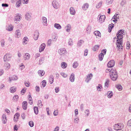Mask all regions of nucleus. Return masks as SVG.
Here are the masks:
<instances>
[{
	"instance_id": "1",
	"label": "nucleus",
	"mask_w": 131,
	"mask_h": 131,
	"mask_svg": "<svg viewBox=\"0 0 131 131\" xmlns=\"http://www.w3.org/2000/svg\"><path fill=\"white\" fill-rule=\"evenodd\" d=\"M125 33L123 30H120L118 31L116 36L118 39L117 40L116 45L117 49L119 51H121L123 48V46H122V44L123 43L122 38L123 35H124Z\"/></svg>"
},
{
	"instance_id": "2",
	"label": "nucleus",
	"mask_w": 131,
	"mask_h": 131,
	"mask_svg": "<svg viewBox=\"0 0 131 131\" xmlns=\"http://www.w3.org/2000/svg\"><path fill=\"white\" fill-rule=\"evenodd\" d=\"M110 74L111 78L112 80L115 81L117 79L118 75L115 69H111Z\"/></svg>"
},
{
	"instance_id": "3",
	"label": "nucleus",
	"mask_w": 131,
	"mask_h": 131,
	"mask_svg": "<svg viewBox=\"0 0 131 131\" xmlns=\"http://www.w3.org/2000/svg\"><path fill=\"white\" fill-rule=\"evenodd\" d=\"M58 53L61 56H64L67 53V52L65 48H61L58 51Z\"/></svg>"
},
{
	"instance_id": "4",
	"label": "nucleus",
	"mask_w": 131,
	"mask_h": 131,
	"mask_svg": "<svg viewBox=\"0 0 131 131\" xmlns=\"http://www.w3.org/2000/svg\"><path fill=\"white\" fill-rule=\"evenodd\" d=\"M12 57V55L10 53H7L5 54L3 60L5 62L9 61Z\"/></svg>"
},
{
	"instance_id": "5",
	"label": "nucleus",
	"mask_w": 131,
	"mask_h": 131,
	"mask_svg": "<svg viewBox=\"0 0 131 131\" xmlns=\"http://www.w3.org/2000/svg\"><path fill=\"white\" fill-rule=\"evenodd\" d=\"M15 15L14 19V21L16 23H18L22 18V16L20 14H17Z\"/></svg>"
},
{
	"instance_id": "6",
	"label": "nucleus",
	"mask_w": 131,
	"mask_h": 131,
	"mask_svg": "<svg viewBox=\"0 0 131 131\" xmlns=\"http://www.w3.org/2000/svg\"><path fill=\"white\" fill-rule=\"evenodd\" d=\"M124 127L123 125L121 124H115L114 126V129L116 130H118L119 129H122Z\"/></svg>"
},
{
	"instance_id": "7",
	"label": "nucleus",
	"mask_w": 131,
	"mask_h": 131,
	"mask_svg": "<svg viewBox=\"0 0 131 131\" xmlns=\"http://www.w3.org/2000/svg\"><path fill=\"white\" fill-rule=\"evenodd\" d=\"M115 62L114 60H111L108 62L107 64V66L109 67H113L115 64Z\"/></svg>"
},
{
	"instance_id": "8",
	"label": "nucleus",
	"mask_w": 131,
	"mask_h": 131,
	"mask_svg": "<svg viewBox=\"0 0 131 131\" xmlns=\"http://www.w3.org/2000/svg\"><path fill=\"white\" fill-rule=\"evenodd\" d=\"M46 45V44L44 43L42 44L40 46L39 48V52H41L44 50Z\"/></svg>"
},
{
	"instance_id": "9",
	"label": "nucleus",
	"mask_w": 131,
	"mask_h": 131,
	"mask_svg": "<svg viewBox=\"0 0 131 131\" xmlns=\"http://www.w3.org/2000/svg\"><path fill=\"white\" fill-rule=\"evenodd\" d=\"M10 67V65L9 63L6 62L5 63L4 67L5 70H8L9 69Z\"/></svg>"
},
{
	"instance_id": "10",
	"label": "nucleus",
	"mask_w": 131,
	"mask_h": 131,
	"mask_svg": "<svg viewBox=\"0 0 131 131\" xmlns=\"http://www.w3.org/2000/svg\"><path fill=\"white\" fill-rule=\"evenodd\" d=\"M53 7L56 9H57L59 7V4L58 2L56 1H54L52 3Z\"/></svg>"
},
{
	"instance_id": "11",
	"label": "nucleus",
	"mask_w": 131,
	"mask_h": 131,
	"mask_svg": "<svg viewBox=\"0 0 131 131\" xmlns=\"http://www.w3.org/2000/svg\"><path fill=\"white\" fill-rule=\"evenodd\" d=\"M42 23L43 25L44 26H47V18L44 17H43L42 18Z\"/></svg>"
},
{
	"instance_id": "12",
	"label": "nucleus",
	"mask_w": 131,
	"mask_h": 131,
	"mask_svg": "<svg viewBox=\"0 0 131 131\" xmlns=\"http://www.w3.org/2000/svg\"><path fill=\"white\" fill-rule=\"evenodd\" d=\"M32 14L29 13H26L25 15L26 19L28 20H30L31 18Z\"/></svg>"
},
{
	"instance_id": "13",
	"label": "nucleus",
	"mask_w": 131,
	"mask_h": 131,
	"mask_svg": "<svg viewBox=\"0 0 131 131\" xmlns=\"http://www.w3.org/2000/svg\"><path fill=\"white\" fill-rule=\"evenodd\" d=\"M39 35V33L38 31L36 30L34 33V38L35 40H37L38 37Z\"/></svg>"
},
{
	"instance_id": "14",
	"label": "nucleus",
	"mask_w": 131,
	"mask_h": 131,
	"mask_svg": "<svg viewBox=\"0 0 131 131\" xmlns=\"http://www.w3.org/2000/svg\"><path fill=\"white\" fill-rule=\"evenodd\" d=\"M7 121L6 115L5 114H3L2 116V121L3 123L4 124L6 123Z\"/></svg>"
},
{
	"instance_id": "15",
	"label": "nucleus",
	"mask_w": 131,
	"mask_h": 131,
	"mask_svg": "<svg viewBox=\"0 0 131 131\" xmlns=\"http://www.w3.org/2000/svg\"><path fill=\"white\" fill-rule=\"evenodd\" d=\"M16 37L17 38H19L21 35L20 31L19 30H17L15 32Z\"/></svg>"
},
{
	"instance_id": "16",
	"label": "nucleus",
	"mask_w": 131,
	"mask_h": 131,
	"mask_svg": "<svg viewBox=\"0 0 131 131\" xmlns=\"http://www.w3.org/2000/svg\"><path fill=\"white\" fill-rule=\"evenodd\" d=\"M105 16L103 15L101 16L100 17L99 21L101 23H102L104 21L105 19Z\"/></svg>"
},
{
	"instance_id": "17",
	"label": "nucleus",
	"mask_w": 131,
	"mask_h": 131,
	"mask_svg": "<svg viewBox=\"0 0 131 131\" xmlns=\"http://www.w3.org/2000/svg\"><path fill=\"white\" fill-rule=\"evenodd\" d=\"M92 74L91 73L90 74L88 75L87 76V78H86L85 80V81L87 82L88 83L89 81L92 78Z\"/></svg>"
},
{
	"instance_id": "18",
	"label": "nucleus",
	"mask_w": 131,
	"mask_h": 131,
	"mask_svg": "<svg viewBox=\"0 0 131 131\" xmlns=\"http://www.w3.org/2000/svg\"><path fill=\"white\" fill-rule=\"evenodd\" d=\"M27 103L26 101H24L22 103V107L23 109L25 110L27 108Z\"/></svg>"
},
{
	"instance_id": "19",
	"label": "nucleus",
	"mask_w": 131,
	"mask_h": 131,
	"mask_svg": "<svg viewBox=\"0 0 131 131\" xmlns=\"http://www.w3.org/2000/svg\"><path fill=\"white\" fill-rule=\"evenodd\" d=\"M28 103L30 105H32L33 103V101L31 96L30 95H29L28 97Z\"/></svg>"
},
{
	"instance_id": "20",
	"label": "nucleus",
	"mask_w": 131,
	"mask_h": 131,
	"mask_svg": "<svg viewBox=\"0 0 131 131\" xmlns=\"http://www.w3.org/2000/svg\"><path fill=\"white\" fill-rule=\"evenodd\" d=\"M30 57V55L28 53H26L24 55V58L25 60H28L29 59Z\"/></svg>"
},
{
	"instance_id": "21",
	"label": "nucleus",
	"mask_w": 131,
	"mask_h": 131,
	"mask_svg": "<svg viewBox=\"0 0 131 131\" xmlns=\"http://www.w3.org/2000/svg\"><path fill=\"white\" fill-rule=\"evenodd\" d=\"M16 75H13L11 77L9 78V81L10 82L12 80H16L18 79Z\"/></svg>"
},
{
	"instance_id": "22",
	"label": "nucleus",
	"mask_w": 131,
	"mask_h": 131,
	"mask_svg": "<svg viewBox=\"0 0 131 131\" xmlns=\"http://www.w3.org/2000/svg\"><path fill=\"white\" fill-rule=\"evenodd\" d=\"M113 94V93L111 91H109L107 93V97L109 98H110L112 97Z\"/></svg>"
},
{
	"instance_id": "23",
	"label": "nucleus",
	"mask_w": 131,
	"mask_h": 131,
	"mask_svg": "<svg viewBox=\"0 0 131 131\" xmlns=\"http://www.w3.org/2000/svg\"><path fill=\"white\" fill-rule=\"evenodd\" d=\"M28 38L27 37H24L23 39V43L25 45L27 43L28 41Z\"/></svg>"
},
{
	"instance_id": "24",
	"label": "nucleus",
	"mask_w": 131,
	"mask_h": 131,
	"mask_svg": "<svg viewBox=\"0 0 131 131\" xmlns=\"http://www.w3.org/2000/svg\"><path fill=\"white\" fill-rule=\"evenodd\" d=\"M70 14L73 15L75 14V12L74 9L72 7H71L70 8Z\"/></svg>"
},
{
	"instance_id": "25",
	"label": "nucleus",
	"mask_w": 131,
	"mask_h": 131,
	"mask_svg": "<svg viewBox=\"0 0 131 131\" xmlns=\"http://www.w3.org/2000/svg\"><path fill=\"white\" fill-rule=\"evenodd\" d=\"M39 75L41 77L45 73V71L42 70H40L38 72Z\"/></svg>"
},
{
	"instance_id": "26",
	"label": "nucleus",
	"mask_w": 131,
	"mask_h": 131,
	"mask_svg": "<svg viewBox=\"0 0 131 131\" xmlns=\"http://www.w3.org/2000/svg\"><path fill=\"white\" fill-rule=\"evenodd\" d=\"M70 81L72 82L74 81V75L73 73H72L70 78Z\"/></svg>"
},
{
	"instance_id": "27",
	"label": "nucleus",
	"mask_w": 131,
	"mask_h": 131,
	"mask_svg": "<svg viewBox=\"0 0 131 131\" xmlns=\"http://www.w3.org/2000/svg\"><path fill=\"white\" fill-rule=\"evenodd\" d=\"M16 91V88L14 87H13L10 88V92L13 93Z\"/></svg>"
},
{
	"instance_id": "28",
	"label": "nucleus",
	"mask_w": 131,
	"mask_h": 131,
	"mask_svg": "<svg viewBox=\"0 0 131 131\" xmlns=\"http://www.w3.org/2000/svg\"><path fill=\"white\" fill-rule=\"evenodd\" d=\"M104 54L103 53H101L99 56V59L100 61H101L102 60Z\"/></svg>"
},
{
	"instance_id": "29",
	"label": "nucleus",
	"mask_w": 131,
	"mask_h": 131,
	"mask_svg": "<svg viewBox=\"0 0 131 131\" xmlns=\"http://www.w3.org/2000/svg\"><path fill=\"white\" fill-rule=\"evenodd\" d=\"M119 14H117V13H116L114 15V16L113 17L112 20L113 19H119Z\"/></svg>"
},
{
	"instance_id": "30",
	"label": "nucleus",
	"mask_w": 131,
	"mask_h": 131,
	"mask_svg": "<svg viewBox=\"0 0 131 131\" xmlns=\"http://www.w3.org/2000/svg\"><path fill=\"white\" fill-rule=\"evenodd\" d=\"M54 27L58 29H60L61 28V26L58 24L55 23L54 25Z\"/></svg>"
},
{
	"instance_id": "31",
	"label": "nucleus",
	"mask_w": 131,
	"mask_h": 131,
	"mask_svg": "<svg viewBox=\"0 0 131 131\" xmlns=\"http://www.w3.org/2000/svg\"><path fill=\"white\" fill-rule=\"evenodd\" d=\"M114 25L113 24H110L109 25V27L110 28H109V29L108 31L110 32L112 30V29L113 27L114 26Z\"/></svg>"
},
{
	"instance_id": "32",
	"label": "nucleus",
	"mask_w": 131,
	"mask_h": 131,
	"mask_svg": "<svg viewBox=\"0 0 131 131\" xmlns=\"http://www.w3.org/2000/svg\"><path fill=\"white\" fill-rule=\"evenodd\" d=\"M13 27L12 25H10L7 27L6 28V30L9 31H11L13 29Z\"/></svg>"
},
{
	"instance_id": "33",
	"label": "nucleus",
	"mask_w": 131,
	"mask_h": 131,
	"mask_svg": "<svg viewBox=\"0 0 131 131\" xmlns=\"http://www.w3.org/2000/svg\"><path fill=\"white\" fill-rule=\"evenodd\" d=\"M88 7L89 5L86 3L82 7V8L84 10H86L88 8Z\"/></svg>"
},
{
	"instance_id": "34",
	"label": "nucleus",
	"mask_w": 131,
	"mask_h": 131,
	"mask_svg": "<svg viewBox=\"0 0 131 131\" xmlns=\"http://www.w3.org/2000/svg\"><path fill=\"white\" fill-rule=\"evenodd\" d=\"M54 80L53 76V75H51L50 76V84H52Z\"/></svg>"
},
{
	"instance_id": "35",
	"label": "nucleus",
	"mask_w": 131,
	"mask_h": 131,
	"mask_svg": "<svg viewBox=\"0 0 131 131\" xmlns=\"http://www.w3.org/2000/svg\"><path fill=\"white\" fill-rule=\"evenodd\" d=\"M86 30L87 33L88 34H90L91 30V27L88 26L86 28Z\"/></svg>"
},
{
	"instance_id": "36",
	"label": "nucleus",
	"mask_w": 131,
	"mask_h": 131,
	"mask_svg": "<svg viewBox=\"0 0 131 131\" xmlns=\"http://www.w3.org/2000/svg\"><path fill=\"white\" fill-rule=\"evenodd\" d=\"M67 66V64L64 62H62L61 63V66L63 69L66 68Z\"/></svg>"
},
{
	"instance_id": "37",
	"label": "nucleus",
	"mask_w": 131,
	"mask_h": 131,
	"mask_svg": "<svg viewBox=\"0 0 131 131\" xmlns=\"http://www.w3.org/2000/svg\"><path fill=\"white\" fill-rule=\"evenodd\" d=\"M99 46L98 45H95V46L92 48L93 50L94 51H95L97 50L99 48Z\"/></svg>"
},
{
	"instance_id": "38",
	"label": "nucleus",
	"mask_w": 131,
	"mask_h": 131,
	"mask_svg": "<svg viewBox=\"0 0 131 131\" xmlns=\"http://www.w3.org/2000/svg\"><path fill=\"white\" fill-rule=\"evenodd\" d=\"M34 109L35 113L37 114L38 113V107H34Z\"/></svg>"
},
{
	"instance_id": "39",
	"label": "nucleus",
	"mask_w": 131,
	"mask_h": 131,
	"mask_svg": "<svg viewBox=\"0 0 131 131\" xmlns=\"http://www.w3.org/2000/svg\"><path fill=\"white\" fill-rule=\"evenodd\" d=\"M18 99V96L17 95H15L13 97V101L15 102L17 101Z\"/></svg>"
},
{
	"instance_id": "40",
	"label": "nucleus",
	"mask_w": 131,
	"mask_h": 131,
	"mask_svg": "<svg viewBox=\"0 0 131 131\" xmlns=\"http://www.w3.org/2000/svg\"><path fill=\"white\" fill-rule=\"evenodd\" d=\"M110 81L108 79H107L106 80V82L105 83V87L107 88L109 84Z\"/></svg>"
},
{
	"instance_id": "41",
	"label": "nucleus",
	"mask_w": 131,
	"mask_h": 131,
	"mask_svg": "<svg viewBox=\"0 0 131 131\" xmlns=\"http://www.w3.org/2000/svg\"><path fill=\"white\" fill-rule=\"evenodd\" d=\"M116 87L119 91H121L122 90V87L120 85H116Z\"/></svg>"
},
{
	"instance_id": "42",
	"label": "nucleus",
	"mask_w": 131,
	"mask_h": 131,
	"mask_svg": "<svg viewBox=\"0 0 131 131\" xmlns=\"http://www.w3.org/2000/svg\"><path fill=\"white\" fill-rule=\"evenodd\" d=\"M78 64L77 61L74 62L73 64L72 67L74 68H76L78 66Z\"/></svg>"
},
{
	"instance_id": "43",
	"label": "nucleus",
	"mask_w": 131,
	"mask_h": 131,
	"mask_svg": "<svg viewBox=\"0 0 131 131\" xmlns=\"http://www.w3.org/2000/svg\"><path fill=\"white\" fill-rule=\"evenodd\" d=\"M21 4V2L20 0H18L16 4V6L17 7H19Z\"/></svg>"
},
{
	"instance_id": "44",
	"label": "nucleus",
	"mask_w": 131,
	"mask_h": 131,
	"mask_svg": "<svg viewBox=\"0 0 131 131\" xmlns=\"http://www.w3.org/2000/svg\"><path fill=\"white\" fill-rule=\"evenodd\" d=\"M94 33L96 36H101V34L100 32L99 31H96L94 32Z\"/></svg>"
},
{
	"instance_id": "45",
	"label": "nucleus",
	"mask_w": 131,
	"mask_h": 131,
	"mask_svg": "<svg viewBox=\"0 0 131 131\" xmlns=\"http://www.w3.org/2000/svg\"><path fill=\"white\" fill-rule=\"evenodd\" d=\"M102 89V87L101 85L100 84H99L98 86L97 87V89L98 91H101V89Z\"/></svg>"
},
{
	"instance_id": "46",
	"label": "nucleus",
	"mask_w": 131,
	"mask_h": 131,
	"mask_svg": "<svg viewBox=\"0 0 131 131\" xmlns=\"http://www.w3.org/2000/svg\"><path fill=\"white\" fill-rule=\"evenodd\" d=\"M84 42V41L83 40H79L78 42V43H77V45H78V46H80L82 44V42Z\"/></svg>"
},
{
	"instance_id": "47",
	"label": "nucleus",
	"mask_w": 131,
	"mask_h": 131,
	"mask_svg": "<svg viewBox=\"0 0 131 131\" xmlns=\"http://www.w3.org/2000/svg\"><path fill=\"white\" fill-rule=\"evenodd\" d=\"M38 105L40 107H42L43 105L42 104V101L41 100H39L38 101Z\"/></svg>"
},
{
	"instance_id": "48",
	"label": "nucleus",
	"mask_w": 131,
	"mask_h": 131,
	"mask_svg": "<svg viewBox=\"0 0 131 131\" xmlns=\"http://www.w3.org/2000/svg\"><path fill=\"white\" fill-rule=\"evenodd\" d=\"M113 1L114 0H107V3L108 4H110L113 3Z\"/></svg>"
},
{
	"instance_id": "49",
	"label": "nucleus",
	"mask_w": 131,
	"mask_h": 131,
	"mask_svg": "<svg viewBox=\"0 0 131 131\" xmlns=\"http://www.w3.org/2000/svg\"><path fill=\"white\" fill-rule=\"evenodd\" d=\"M1 45L2 47H4L5 46V41L4 39H2L1 40Z\"/></svg>"
},
{
	"instance_id": "50",
	"label": "nucleus",
	"mask_w": 131,
	"mask_h": 131,
	"mask_svg": "<svg viewBox=\"0 0 131 131\" xmlns=\"http://www.w3.org/2000/svg\"><path fill=\"white\" fill-rule=\"evenodd\" d=\"M46 82L45 80H43L42 81V85L43 87H45L46 85Z\"/></svg>"
},
{
	"instance_id": "51",
	"label": "nucleus",
	"mask_w": 131,
	"mask_h": 131,
	"mask_svg": "<svg viewBox=\"0 0 131 131\" xmlns=\"http://www.w3.org/2000/svg\"><path fill=\"white\" fill-rule=\"evenodd\" d=\"M68 43L69 45L70 46H72L73 44V42L72 40L71 39H70L69 40L68 42Z\"/></svg>"
},
{
	"instance_id": "52",
	"label": "nucleus",
	"mask_w": 131,
	"mask_h": 131,
	"mask_svg": "<svg viewBox=\"0 0 131 131\" xmlns=\"http://www.w3.org/2000/svg\"><path fill=\"white\" fill-rule=\"evenodd\" d=\"M127 124L128 126L131 127V119L128 121Z\"/></svg>"
},
{
	"instance_id": "53",
	"label": "nucleus",
	"mask_w": 131,
	"mask_h": 131,
	"mask_svg": "<svg viewBox=\"0 0 131 131\" xmlns=\"http://www.w3.org/2000/svg\"><path fill=\"white\" fill-rule=\"evenodd\" d=\"M130 47V44L129 42L128 41L127 42V47H126V49H128Z\"/></svg>"
},
{
	"instance_id": "54",
	"label": "nucleus",
	"mask_w": 131,
	"mask_h": 131,
	"mask_svg": "<svg viewBox=\"0 0 131 131\" xmlns=\"http://www.w3.org/2000/svg\"><path fill=\"white\" fill-rule=\"evenodd\" d=\"M102 2H100L99 4H98V5H97L96 6L97 8H99L102 5Z\"/></svg>"
},
{
	"instance_id": "55",
	"label": "nucleus",
	"mask_w": 131,
	"mask_h": 131,
	"mask_svg": "<svg viewBox=\"0 0 131 131\" xmlns=\"http://www.w3.org/2000/svg\"><path fill=\"white\" fill-rule=\"evenodd\" d=\"M19 116L20 115L19 113H17L15 114L14 116V117H16V118L18 119L19 117Z\"/></svg>"
},
{
	"instance_id": "56",
	"label": "nucleus",
	"mask_w": 131,
	"mask_h": 131,
	"mask_svg": "<svg viewBox=\"0 0 131 131\" xmlns=\"http://www.w3.org/2000/svg\"><path fill=\"white\" fill-rule=\"evenodd\" d=\"M21 66H20L19 69H20L21 70H22V69H24L25 68V66L23 64V63L21 64Z\"/></svg>"
},
{
	"instance_id": "57",
	"label": "nucleus",
	"mask_w": 131,
	"mask_h": 131,
	"mask_svg": "<svg viewBox=\"0 0 131 131\" xmlns=\"http://www.w3.org/2000/svg\"><path fill=\"white\" fill-rule=\"evenodd\" d=\"M51 39H49L48 40L47 42V44L48 46H50L51 43Z\"/></svg>"
},
{
	"instance_id": "58",
	"label": "nucleus",
	"mask_w": 131,
	"mask_h": 131,
	"mask_svg": "<svg viewBox=\"0 0 131 131\" xmlns=\"http://www.w3.org/2000/svg\"><path fill=\"white\" fill-rule=\"evenodd\" d=\"M126 3V1H123L121 3V5L122 6H124Z\"/></svg>"
},
{
	"instance_id": "59",
	"label": "nucleus",
	"mask_w": 131,
	"mask_h": 131,
	"mask_svg": "<svg viewBox=\"0 0 131 131\" xmlns=\"http://www.w3.org/2000/svg\"><path fill=\"white\" fill-rule=\"evenodd\" d=\"M61 74L64 78H66L67 76V75L66 74L63 73H61Z\"/></svg>"
},
{
	"instance_id": "60",
	"label": "nucleus",
	"mask_w": 131,
	"mask_h": 131,
	"mask_svg": "<svg viewBox=\"0 0 131 131\" xmlns=\"http://www.w3.org/2000/svg\"><path fill=\"white\" fill-rule=\"evenodd\" d=\"M21 116L22 118L23 119H24L25 118V115L24 113H22L21 115Z\"/></svg>"
},
{
	"instance_id": "61",
	"label": "nucleus",
	"mask_w": 131,
	"mask_h": 131,
	"mask_svg": "<svg viewBox=\"0 0 131 131\" xmlns=\"http://www.w3.org/2000/svg\"><path fill=\"white\" fill-rule=\"evenodd\" d=\"M58 112L57 110H55L53 114L54 116H57L58 115Z\"/></svg>"
},
{
	"instance_id": "62",
	"label": "nucleus",
	"mask_w": 131,
	"mask_h": 131,
	"mask_svg": "<svg viewBox=\"0 0 131 131\" xmlns=\"http://www.w3.org/2000/svg\"><path fill=\"white\" fill-rule=\"evenodd\" d=\"M28 0H23V1H22L23 4H27L28 3Z\"/></svg>"
},
{
	"instance_id": "63",
	"label": "nucleus",
	"mask_w": 131,
	"mask_h": 131,
	"mask_svg": "<svg viewBox=\"0 0 131 131\" xmlns=\"http://www.w3.org/2000/svg\"><path fill=\"white\" fill-rule=\"evenodd\" d=\"M29 125L31 127H33V122L30 121L29 122Z\"/></svg>"
},
{
	"instance_id": "64",
	"label": "nucleus",
	"mask_w": 131,
	"mask_h": 131,
	"mask_svg": "<svg viewBox=\"0 0 131 131\" xmlns=\"http://www.w3.org/2000/svg\"><path fill=\"white\" fill-rule=\"evenodd\" d=\"M40 54L39 53H37L36 54L35 57L36 58H37L38 57H40Z\"/></svg>"
}]
</instances>
